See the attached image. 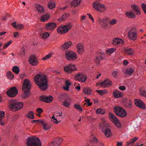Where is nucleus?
I'll return each instance as SVG.
<instances>
[{
  "mask_svg": "<svg viewBox=\"0 0 146 146\" xmlns=\"http://www.w3.org/2000/svg\"><path fill=\"white\" fill-rule=\"evenodd\" d=\"M135 12V13L137 15H141L140 9L139 8Z\"/></svg>",
  "mask_w": 146,
  "mask_h": 146,
  "instance_id": "nucleus-64",
  "label": "nucleus"
},
{
  "mask_svg": "<svg viewBox=\"0 0 146 146\" xmlns=\"http://www.w3.org/2000/svg\"><path fill=\"white\" fill-rule=\"evenodd\" d=\"M127 106L128 108H131L132 106V102L131 100L127 102Z\"/></svg>",
  "mask_w": 146,
  "mask_h": 146,
  "instance_id": "nucleus-57",
  "label": "nucleus"
},
{
  "mask_svg": "<svg viewBox=\"0 0 146 146\" xmlns=\"http://www.w3.org/2000/svg\"><path fill=\"white\" fill-rule=\"evenodd\" d=\"M27 146H41L39 139L35 136L29 137L27 141Z\"/></svg>",
  "mask_w": 146,
  "mask_h": 146,
  "instance_id": "nucleus-2",
  "label": "nucleus"
},
{
  "mask_svg": "<svg viewBox=\"0 0 146 146\" xmlns=\"http://www.w3.org/2000/svg\"><path fill=\"white\" fill-rule=\"evenodd\" d=\"M50 18V15L48 14H45L41 16L40 20L41 21L44 22L47 21Z\"/></svg>",
  "mask_w": 146,
  "mask_h": 146,
  "instance_id": "nucleus-31",
  "label": "nucleus"
},
{
  "mask_svg": "<svg viewBox=\"0 0 146 146\" xmlns=\"http://www.w3.org/2000/svg\"><path fill=\"white\" fill-rule=\"evenodd\" d=\"M27 116L29 118L33 119L34 118L33 112L32 111H30L29 113L27 115Z\"/></svg>",
  "mask_w": 146,
  "mask_h": 146,
  "instance_id": "nucleus-43",
  "label": "nucleus"
},
{
  "mask_svg": "<svg viewBox=\"0 0 146 146\" xmlns=\"http://www.w3.org/2000/svg\"><path fill=\"white\" fill-rule=\"evenodd\" d=\"M10 106L12 110L15 111H18L23 106V102H18L16 100H12L10 101Z\"/></svg>",
  "mask_w": 146,
  "mask_h": 146,
  "instance_id": "nucleus-4",
  "label": "nucleus"
},
{
  "mask_svg": "<svg viewBox=\"0 0 146 146\" xmlns=\"http://www.w3.org/2000/svg\"><path fill=\"white\" fill-rule=\"evenodd\" d=\"M126 53L129 56H132L134 54V49L129 48L125 50Z\"/></svg>",
  "mask_w": 146,
  "mask_h": 146,
  "instance_id": "nucleus-33",
  "label": "nucleus"
},
{
  "mask_svg": "<svg viewBox=\"0 0 146 146\" xmlns=\"http://www.w3.org/2000/svg\"><path fill=\"white\" fill-rule=\"evenodd\" d=\"M69 16V14L64 13L61 17L58 19V20L60 21H64Z\"/></svg>",
  "mask_w": 146,
  "mask_h": 146,
  "instance_id": "nucleus-36",
  "label": "nucleus"
},
{
  "mask_svg": "<svg viewBox=\"0 0 146 146\" xmlns=\"http://www.w3.org/2000/svg\"><path fill=\"white\" fill-rule=\"evenodd\" d=\"M62 105L66 107L69 108L70 106V103L67 101H63L62 102Z\"/></svg>",
  "mask_w": 146,
  "mask_h": 146,
  "instance_id": "nucleus-49",
  "label": "nucleus"
},
{
  "mask_svg": "<svg viewBox=\"0 0 146 146\" xmlns=\"http://www.w3.org/2000/svg\"><path fill=\"white\" fill-rule=\"evenodd\" d=\"M96 91L100 95H103L106 94L108 92L107 91L105 90H96Z\"/></svg>",
  "mask_w": 146,
  "mask_h": 146,
  "instance_id": "nucleus-39",
  "label": "nucleus"
},
{
  "mask_svg": "<svg viewBox=\"0 0 146 146\" xmlns=\"http://www.w3.org/2000/svg\"><path fill=\"white\" fill-rule=\"evenodd\" d=\"M117 20L115 19H112L109 22V24L111 25L115 24L117 22Z\"/></svg>",
  "mask_w": 146,
  "mask_h": 146,
  "instance_id": "nucleus-52",
  "label": "nucleus"
},
{
  "mask_svg": "<svg viewBox=\"0 0 146 146\" xmlns=\"http://www.w3.org/2000/svg\"><path fill=\"white\" fill-rule=\"evenodd\" d=\"M40 123L42 126L43 129L45 131H47L50 129L51 128L50 125L46 122L43 120H41Z\"/></svg>",
  "mask_w": 146,
  "mask_h": 146,
  "instance_id": "nucleus-25",
  "label": "nucleus"
},
{
  "mask_svg": "<svg viewBox=\"0 0 146 146\" xmlns=\"http://www.w3.org/2000/svg\"><path fill=\"white\" fill-rule=\"evenodd\" d=\"M56 27L57 25L55 23L52 22L48 23L45 26V29L48 31H53Z\"/></svg>",
  "mask_w": 146,
  "mask_h": 146,
  "instance_id": "nucleus-18",
  "label": "nucleus"
},
{
  "mask_svg": "<svg viewBox=\"0 0 146 146\" xmlns=\"http://www.w3.org/2000/svg\"><path fill=\"white\" fill-rule=\"evenodd\" d=\"M114 111L115 114L120 117H124L127 115L125 110L119 106L115 107L114 108Z\"/></svg>",
  "mask_w": 146,
  "mask_h": 146,
  "instance_id": "nucleus-7",
  "label": "nucleus"
},
{
  "mask_svg": "<svg viewBox=\"0 0 146 146\" xmlns=\"http://www.w3.org/2000/svg\"><path fill=\"white\" fill-rule=\"evenodd\" d=\"M24 28V25L22 24H18L17 25V28L18 30H21Z\"/></svg>",
  "mask_w": 146,
  "mask_h": 146,
  "instance_id": "nucleus-56",
  "label": "nucleus"
},
{
  "mask_svg": "<svg viewBox=\"0 0 146 146\" xmlns=\"http://www.w3.org/2000/svg\"><path fill=\"white\" fill-rule=\"evenodd\" d=\"M90 142L94 143H97L98 142V140L96 137H94L92 139L90 140Z\"/></svg>",
  "mask_w": 146,
  "mask_h": 146,
  "instance_id": "nucleus-58",
  "label": "nucleus"
},
{
  "mask_svg": "<svg viewBox=\"0 0 146 146\" xmlns=\"http://www.w3.org/2000/svg\"><path fill=\"white\" fill-rule=\"evenodd\" d=\"M34 80L35 83L41 90H45L47 89V80L45 75L38 74L35 77Z\"/></svg>",
  "mask_w": 146,
  "mask_h": 146,
  "instance_id": "nucleus-1",
  "label": "nucleus"
},
{
  "mask_svg": "<svg viewBox=\"0 0 146 146\" xmlns=\"http://www.w3.org/2000/svg\"><path fill=\"white\" fill-rule=\"evenodd\" d=\"M74 108L80 111H82L83 110L80 105L78 104H75L74 105Z\"/></svg>",
  "mask_w": 146,
  "mask_h": 146,
  "instance_id": "nucleus-46",
  "label": "nucleus"
},
{
  "mask_svg": "<svg viewBox=\"0 0 146 146\" xmlns=\"http://www.w3.org/2000/svg\"><path fill=\"white\" fill-rule=\"evenodd\" d=\"M66 59L68 60H75L77 58V54L72 51H67L65 53Z\"/></svg>",
  "mask_w": 146,
  "mask_h": 146,
  "instance_id": "nucleus-9",
  "label": "nucleus"
},
{
  "mask_svg": "<svg viewBox=\"0 0 146 146\" xmlns=\"http://www.w3.org/2000/svg\"><path fill=\"white\" fill-rule=\"evenodd\" d=\"M114 97L116 98H119L123 96V93L120 91L117 90H115L113 92Z\"/></svg>",
  "mask_w": 146,
  "mask_h": 146,
  "instance_id": "nucleus-27",
  "label": "nucleus"
},
{
  "mask_svg": "<svg viewBox=\"0 0 146 146\" xmlns=\"http://www.w3.org/2000/svg\"><path fill=\"white\" fill-rule=\"evenodd\" d=\"M52 52H51L48 54L46 55L45 56L43 57L42 58V60H46L48 59L51 57L52 55L53 54Z\"/></svg>",
  "mask_w": 146,
  "mask_h": 146,
  "instance_id": "nucleus-40",
  "label": "nucleus"
},
{
  "mask_svg": "<svg viewBox=\"0 0 146 146\" xmlns=\"http://www.w3.org/2000/svg\"><path fill=\"white\" fill-rule=\"evenodd\" d=\"M116 50V49L115 48H109L107 50L106 52L108 54H110L115 52Z\"/></svg>",
  "mask_w": 146,
  "mask_h": 146,
  "instance_id": "nucleus-45",
  "label": "nucleus"
},
{
  "mask_svg": "<svg viewBox=\"0 0 146 146\" xmlns=\"http://www.w3.org/2000/svg\"><path fill=\"white\" fill-rule=\"evenodd\" d=\"M96 112L97 114H103L105 113V111L101 108H98L96 110Z\"/></svg>",
  "mask_w": 146,
  "mask_h": 146,
  "instance_id": "nucleus-41",
  "label": "nucleus"
},
{
  "mask_svg": "<svg viewBox=\"0 0 146 146\" xmlns=\"http://www.w3.org/2000/svg\"><path fill=\"white\" fill-rule=\"evenodd\" d=\"M55 7V2L52 1H50L48 3V7L50 9H53Z\"/></svg>",
  "mask_w": 146,
  "mask_h": 146,
  "instance_id": "nucleus-37",
  "label": "nucleus"
},
{
  "mask_svg": "<svg viewBox=\"0 0 146 146\" xmlns=\"http://www.w3.org/2000/svg\"><path fill=\"white\" fill-rule=\"evenodd\" d=\"M64 72L68 74L71 73L73 71L77 70L76 65L73 64L66 65L64 67Z\"/></svg>",
  "mask_w": 146,
  "mask_h": 146,
  "instance_id": "nucleus-11",
  "label": "nucleus"
},
{
  "mask_svg": "<svg viewBox=\"0 0 146 146\" xmlns=\"http://www.w3.org/2000/svg\"><path fill=\"white\" fill-rule=\"evenodd\" d=\"M124 43V41L123 39L118 38H114L112 41V44L114 45L123 44Z\"/></svg>",
  "mask_w": 146,
  "mask_h": 146,
  "instance_id": "nucleus-22",
  "label": "nucleus"
},
{
  "mask_svg": "<svg viewBox=\"0 0 146 146\" xmlns=\"http://www.w3.org/2000/svg\"><path fill=\"white\" fill-rule=\"evenodd\" d=\"M138 139V138L135 137L133 139H131L130 140L131 143H133L135 142Z\"/></svg>",
  "mask_w": 146,
  "mask_h": 146,
  "instance_id": "nucleus-60",
  "label": "nucleus"
},
{
  "mask_svg": "<svg viewBox=\"0 0 146 146\" xmlns=\"http://www.w3.org/2000/svg\"><path fill=\"white\" fill-rule=\"evenodd\" d=\"M74 78L78 81L84 82L86 80L87 77L86 74L82 73H79L75 76Z\"/></svg>",
  "mask_w": 146,
  "mask_h": 146,
  "instance_id": "nucleus-12",
  "label": "nucleus"
},
{
  "mask_svg": "<svg viewBox=\"0 0 146 146\" xmlns=\"http://www.w3.org/2000/svg\"><path fill=\"white\" fill-rule=\"evenodd\" d=\"M110 128V127L109 126L105 129L104 131H103V132H104L105 135L107 137H108L112 135V133Z\"/></svg>",
  "mask_w": 146,
  "mask_h": 146,
  "instance_id": "nucleus-24",
  "label": "nucleus"
},
{
  "mask_svg": "<svg viewBox=\"0 0 146 146\" xmlns=\"http://www.w3.org/2000/svg\"><path fill=\"white\" fill-rule=\"evenodd\" d=\"M134 102L135 105L139 108L143 110L146 109L145 104L140 100L135 99Z\"/></svg>",
  "mask_w": 146,
  "mask_h": 146,
  "instance_id": "nucleus-16",
  "label": "nucleus"
},
{
  "mask_svg": "<svg viewBox=\"0 0 146 146\" xmlns=\"http://www.w3.org/2000/svg\"><path fill=\"white\" fill-rule=\"evenodd\" d=\"M127 36L130 40L133 41L135 40L137 38V32L135 28H131L127 33Z\"/></svg>",
  "mask_w": 146,
  "mask_h": 146,
  "instance_id": "nucleus-10",
  "label": "nucleus"
},
{
  "mask_svg": "<svg viewBox=\"0 0 146 146\" xmlns=\"http://www.w3.org/2000/svg\"><path fill=\"white\" fill-rule=\"evenodd\" d=\"M50 36L49 33L47 32H45L41 33L40 35V36L42 39H46L48 38Z\"/></svg>",
  "mask_w": 146,
  "mask_h": 146,
  "instance_id": "nucleus-29",
  "label": "nucleus"
},
{
  "mask_svg": "<svg viewBox=\"0 0 146 146\" xmlns=\"http://www.w3.org/2000/svg\"><path fill=\"white\" fill-rule=\"evenodd\" d=\"M36 11L38 13L42 14L44 13L45 12V9L43 6L38 4H35V5Z\"/></svg>",
  "mask_w": 146,
  "mask_h": 146,
  "instance_id": "nucleus-21",
  "label": "nucleus"
},
{
  "mask_svg": "<svg viewBox=\"0 0 146 146\" xmlns=\"http://www.w3.org/2000/svg\"><path fill=\"white\" fill-rule=\"evenodd\" d=\"M40 100L41 101L47 103H50L52 101L53 98L51 96H42L40 97Z\"/></svg>",
  "mask_w": 146,
  "mask_h": 146,
  "instance_id": "nucleus-19",
  "label": "nucleus"
},
{
  "mask_svg": "<svg viewBox=\"0 0 146 146\" xmlns=\"http://www.w3.org/2000/svg\"><path fill=\"white\" fill-rule=\"evenodd\" d=\"M131 9L134 11L139 9L138 6L135 4H133L131 6Z\"/></svg>",
  "mask_w": 146,
  "mask_h": 146,
  "instance_id": "nucleus-54",
  "label": "nucleus"
},
{
  "mask_svg": "<svg viewBox=\"0 0 146 146\" xmlns=\"http://www.w3.org/2000/svg\"><path fill=\"white\" fill-rule=\"evenodd\" d=\"M29 63L32 66H36L38 63L36 58L34 55H32L29 57Z\"/></svg>",
  "mask_w": 146,
  "mask_h": 146,
  "instance_id": "nucleus-17",
  "label": "nucleus"
},
{
  "mask_svg": "<svg viewBox=\"0 0 146 146\" xmlns=\"http://www.w3.org/2000/svg\"><path fill=\"white\" fill-rule=\"evenodd\" d=\"M62 141V139L56 138L49 143V146H60V144Z\"/></svg>",
  "mask_w": 146,
  "mask_h": 146,
  "instance_id": "nucleus-15",
  "label": "nucleus"
},
{
  "mask_svg": "<svg viewBox=\"0 0 146 146\" xmlns=\"http://www.w3.org/2000/svg\"><path fill=\"white\" fill-rule=\"evenodd\" d=\"M109 116L111 121L117 127L119 128L121 127V123L120 122L113 114L109 113Z\"/></svg>",
  "mask_w": 146,
  "mask_h": 146,
  "instance_id": "nucleus-8",
  "label": "nucleus"
},
{
  "mask_svg": "<svg viewBox=\"0 0 146 146\" xmlns=\"http://www.w3.org/2000/svg\"><path fill=\"white\" fill-rule=\"evenodd\" d=\"M83 91L84 94L86 95L90 94L92 92L91 89L88 87L84 88Z\"/></svg>",
  "mask_w": 146,
  "mask_h": 146,
  "instance_id": "nucleus-34",
  "label": "nucleus"
},
{
  "mask_svg": "<svg viewBox=\"0 0 146 146\" xmlns=\"http://www.w3.org/2000/svg\"><path fill=\"white\" fill-rule=\"evenodd\" d=\"M77 52L78 54H82L85 51V48L83 44L79 43L76 44Z\"/></svg>",
  "mask_w": 146,
  "mask_h": 146,
  "instance_id": "nucleus-14",
  "label": "nucleus"
},
{
  "mask_svg": "<svg viewBox=\"0 0 146 146\" xmlns=\"http://www.w3.org/2000/svg\"><path fill=\"white\" fill-rule=\"evenodd\" d=\"M92 5L94 9L99 12L103 13L106 10L107 8L105 5L103 4H101L98 1L94 2Z\"/></svg>",
  "mask_w": 146,
  "mask_h": 146,
  "instance_id": "nucleus-6",
  "label": "nucleus"
},
{
  "mask_svg": "<svg viewBox=\"0 0 146 146\" xmlns=\"http://www.w3.org/2000/svg\"><path fill=\"white\" fill-rule=\"evenodd\" d=\"M72 45V41H67L62 45L61 48L63 50L68 49L70 48Z\"/></svg>",
  "mask_w": 146,
  "mask_h": 146,
  "instance_id": "nucleus-23",
  "label": "nucleus"
},
{
  "mask_svg": "<svg viewBox=\"0 0 146 146\" xmlns=\"http://www.w3.org/2000/svg\"><path fill=\"white\" fill-rule=\"evenodd\" d=\"M25 50L24 47H22L20 52V55L21 57L25 55Z\"/></svg>",
  "mask_w": 146,
  "mask_h": 146,
  "instance_id": "nucleus-51",
  "label": "nucleus"
},
{
  "mask_svg": "<svg viewBox=\"0 0 146 146\" xmlns=\"http://www.w3.org/2000/svg\"><path fill=\"white\" fill-rule=\"evenodd\" d=\"M5 113L3 111H0V124L2 126L5 124V122L4 120Z\"/></svg>",
  "mask_w": 146,
  "mask_h": 146,
  "instance_id": "nucleus-26",
  "label": "nucleus"
},
{
  "mask_svg": "<svg viewBox=\"0 0 146 146\" xmlns=\"http://www.w3.org/2000/svg\"><path fill=\"white\" fill-rule=\"evenodd\" d=\"M101 25L102 27L104 29L107 28L108 26V25L107 23V22L102 23Z\"/></svg>",
  "mask_w": 146,
  "mask_h": 146,
  "instance_id": "nucleus-62",
  "label": "nucleus"
},
{
  "mask_svg": "<svg viewBox=\"0 0 146 146\" xmlns=\"http://www.w3.org/2000/svg\"><path fill=\"white\" fill-rule=\"evenodd\" d=\"M72 24L69 23L64 25L58 27L57 30V33L59 34H64L67 33L72 27Z\"/></svg>",
  "mask_w": 146,
  "mask_h": 146,
  "instance_id": "nucleus-5",
  "label": "nucleus"
},
{
  "mask_svg": "<svg viewBox=\"0 0 146 146\" xmlns=\"http://www.w3.org/2000/svg\"><path fill=\"white\" fill-rule=\"evenodd\" d=\"M102 54L98 55L96 57L95 60L97 62H99L103 58L102 57Z\"/></svg>",
  "mask_w": 146,
  "mask_h": 146,
  "instance_id": "nucleus-50",
  "label": "nucleus"
},
{
  "mask_svg": "<svg viewBox=\"0 0 146 146\" xmlns=\"http://www.w3.org/2000/svg\"><path fill=\"white\" fill-rule=\"evenodd\" d=\"M125 14L126 16L129 18H134L136 17L135 14L131 11H127Z\"/></svg>",
  "mask_w": 146,
  "mask_h": 146,
  "instance_id": "nucleus-28",
  "label": "nucleus"
},
{
  "mask_svg": "<svg viewBox=\"0 0 146 146\" xmlns=\"http://www.w3.org/2000/svg\"><path fill=\"white\" fill-rule=\"evenodd\" d=\"M118 71H113L111 73V76L112 77L114 78H117L118 77Z\"/></svg>",
  "mask_w": 146,
  "mask_h": 146,
  "instance_id": "nucleus-47",
  "label": "nucleus"
},
{
  "mask_svg": "<svg viewBox=\"0 0 146 146\" xmlns=\"http://www.w3.org/2000/svg\"><path fill=\"white\" fill-rule=\"evenodd\" d=\"M87 15L88 16L89 18L94 23V19L90 13H87Z\"/></svg>",
  "mask_w": 146,
  "mask_h": 146,
  "instance_id": "nucleus-59",
  "label": "nucleus"
},
{
  "mask_svg": "<svg viewBox=\"0 0 146 146\" xmlns=\"http://www.w3.org/2000/svg\"><path fill=\"white\" fill-rule=\"evenodd\" d=\"M141 7L144 13L146 14V4L143 3L141 5Z\"/></svg>",
  "mask_w": 146,
  "mask_h": 146,
  "instance_id": "nucleus-55",
  "label": "nucleus"
},
{
  "mask_svg": "<svg viewBox=\"0 0 146 146\" xmlns=\"http://www.w3.org/2000/svg\"><path fill=\"white\" fill-rule=\"evenodd\" d=\"M12 70L13 72L16 74H18L20 71L19 68L17 66H14L12 68Z\"/></svg>",
  "mask_w": 146,
  "mask_h": 146,
  "instance_id": "nucleus-38",
  "label": "nucleus"
},
{
  "mask_svg": "<svg viewBox=\"0 0 146 146\" xmlns=\"http://www.w3.org/2000/svg\"><path fill=\"white\" fill-rule=\"evenodd\" d=\"M12 41L11 40H10L8 42L6 43L3 46V48L4 49H6L12 43Z\"/></svg>",
  "mask_w": 146,
  "mask_h": 146,
  "instance_id": "nucleus-53",
  "label": "nucleus"
},
{
  "mask_svg": "<svg viewBox=\"0 0 146 146\" xmlns=\"http://www.w3.org/2000/svg\"><path fill=\"white\" fill-rule=\"evenodd\" d=\"M13 36L14 38H17L19 36V34L17 32H15L13 33Z\"/></svg>",
  "mask_w": 146,
  "mask_h": 146,
  "instance_id": "nucleus-63",
  "label": "nucleus"
},
{
  "mask_svg": "<svg viewBox=\"0 0 146 146\" xmlns=\"http://www.w3.org/2000/svg\"><path fill=\"white\" fill-rule=\"evenodd\" d=\"M7 78L10 80L13 79L14 76L13 74L11 71H8L6 73Z\"/></svg>",
  "mask_w": 146,
  "mask_h": 146,
  "instance_id": "nucleus-32",
  "label": "nucleus"
},
{
  "mask_svg": "<svg viewBox=\"0 0 146 146\" xmlns=\"http://www.w3.org/2000/svg\"><path fill=\"white\" fill-rule=\"evenodd\" d=\"M134 70L131 68H128L126 69L125 73L126 74L128 75H131L133 73Z\"/></svg>",
  "mask_w": 146,
  "mask_h": 146,
  "instance_id": "nucleus-44",
  "label": "nucleus"
},
{
  "mask_svg": "<svg viewBox=\"0 0 146 146\" xmlns=\"http://www.w3.org/2000/svg\"><path fill=\"white\" fill-rule=\"evenodd\" d=\"M81 0H74L71 3L72 6L76 7L79 6L81 3Z\"/></svg>",
  "mask_w": 146,
  "mask_h": 146,
  "instance_id": "nucleus-30",
  "label": "nucleus"
},
{
  "mask_svg": "<svg viewBox=\"0 0 146 146\" xmlns=\"http://www.w3.org/2000/svg\"><path fill=\"white\" fill-rule=\"evenodd\" d=\"M31 88V84L29 81L27 79L24 80L22 87V90L24 93L22 95L23 98H25L29 96Z\"/></svg>",
  "mask_w": 146,
  "mask_h": 146,
  "instance_id": "nucleus-3",
  "label": "nucleus"
},
{
  "mask_svg": "<svg viewBox=\"0 0 146 146\" xmlns=\"http://www.w3.org/2000/svg\"><path fill=\"white\" fill-rule=\"evenodd\" d=\"M107 19L108 18H104L102 19L101 18H99L98 20V22L100 24H102V23L107 22Z\"/></svg>",
  "mask_w": 146,
  "mask_h": 146,
  "instance_id": "nucleus-42",
  "label": "nucleus"
},
{
  "mask_svg": "<svg viewBox=\"0 0 146 146\" xmlns=\"http://www.w3.org/2000/svg\"><path fill=\"white\" fill-rule=\"evenodd\" d=\"M139 91L141 95L146 98V90L145 89H141Z\"/></svg>",
  "mask_w": 146,
  "mask_h": 146,
  "instance_id": "nucleus-48",
  "label": "nucleus"
},
{
  "mask_svg": "<svg viewBox=\"0 0 146 146\" xmlns=\"http://www.w3.org/2000/svg\"><path fill=\"white\" fill-rule=\"evenodd\" d=\"M85 101L88 104V106H90L92 104V103L90 102V100L89 99H86Z\"/></svg>",
  "mask_w": 146,
  "mask_h": 146,
  "instance_id": "nucleus-61",
  "label": "nucleus"
},
{
  "mask_svg": "<svg viewBox=\"0 0 146 146\" xmlns=\"http://www.w3.org/2000/svg\"><path fill=\"white\" fill-rule=\"evenodd\" d=\"M18 92V90L15 87H13L7 91V94L9 96L13 98L15 96Z\"/></svg>",
  "mask_w": 146,
  "mask_h": 146,
  "instance_id": "nucleus-13",
  "label": "nucleus"
},
{
  "mask_svg": "<svg viewBox=\"0 0 146 146\" xmlns=\"http://www.w3.org/2000/svg\"><path fill=\"white\" fill-rule=\"evenodd\" d=\"M51 121L55 124H57L60 122V120H58L55 118L54 115L51 117Z\"/></svg>",
  "mask_w": 146,
  "mask_h": 146,
  "instance_id": "nucleus-35",
  "label": "nucleus"
},
{
  "mask_svg": "<svg viewBox=\"0 0 146 146\" xmlns=\"http://www.w3.org/2000/svg\"><path fill=\"white\" fill-rule=\"evenodd\" d=\"M112 82L109 79L107 78L105 79L101 84L102 87L106 88L108 87L112 86Z\"/></svg>",
  "mask_w": 146,
  "mask_h": 146,
  "instance_id": "nucleus-20",
  "label": "nucleus"
}]
</instances>
